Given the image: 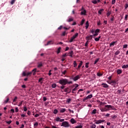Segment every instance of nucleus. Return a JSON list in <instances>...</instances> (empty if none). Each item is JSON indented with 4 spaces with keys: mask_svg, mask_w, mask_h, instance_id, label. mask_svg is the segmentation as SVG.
I'll list each match as a JSON object with an SVG mask.
<instances>
[{
    "mask_svg": "<svg viewBox=\"0 0 128 128\" xmlns=\"http://www.w3.org/2000/svg\"><path fill=\"white\" fill-rule=\"evenodd\" d=\"M128 48V44H126L123 46V48Z\"/></svg>",
    "mask_w": 128,
    "mask_h": 128,
    "instance_id": "nucleus-52",
    "label": "nucleus"
},
{
    "mask_svg": "<svg viewBox=\"0 0 128 128\" xmlns=\"http://www.w3.org/2000/svg\"><path fill=\"white\" fill-rule=\"evenodd\" d=\"M90 124H92L90 126V128H96V124H94L92 123H91Z\"/></svg>",
    "mask_w": 128,
    "mask_h": 128,
    "instance_id": "nucleus-20",
    "label": "nucleus"
},
{
    "mask_svg": "<svg viewBox=\"0 0 128 128\" xmlns=\"http://www.w3.org/2000/svg\"><path fill=\"white\" fill-rule=\"evenodd\" d=\"M88 64H90V62H86L85 65V67L88 68Z\"/></svg>",
    "mask_w": 128,
    "mask_h": 128,
    "instance_id": "nucleus-42",
    "label": "nucleus"
},
{
    "mask_svg": "<svg viewBox=\"0 0 128 128\" xmlns=\"http://www.w3.org/2000/svg\"><path fill=\"white\" fill-rule=\"evenodd\" d=\"M111 14H112V12L108 11V12L106 13L107 16H110Z\"/></svg>",
    "mask_w": 128,
    "mask_h": 128,
    "instance_id": "nucleus-30",
    "label": "nucleus"
},
{
    "mask_svg": "<svg viewBox=\"0 0 128 128\" xmlns=\"http://www.w3.org/2000/svg\"><path fill=\"white\" fill-rule=\"evenodd\" d=\"M100 38H102V36H99L98 38H94L95 42H98V40H100Z\"/></svg>",
    "mask_w": 128,
    "mask_h": 128,
    "instance_id": "nucleus-21",
    "label": "nucleus"
},
{
    "mask_svg": "<svg viewBox=\"0 0 128 128\" xmlns=\"http://www.w3.org/2000/svg\"><path fill=\"white\" fill-rule=\"evenodd\" d=\"M71 58H72V54H74V52L72 50L70 51V52H68Z\"/></svg>",
    "mask_w": 128,
    "mask_h": 128,
    "instance_id": "nucleus-19",
    "label": "nucleus"
},
{
    "mask_svg": "<svg viewBox=\"0 0 128 128\" xmlns=\"http://www.w3.org/2000/svg\"><path fill=\"white\" fill-rule=\"evenodd\" d=\"M108 84H111V86H116V80H112L108 82Z\"/></svg>",
    "mask_w": 128,
    "mask_h": 128,
    "instance_id": "nucleus-8",
    "label": "nucleus"
},
{
    "mask_svg": "<svg viewBox=\"0 0 128 128\" xmlns=\"http://www.w3.org/2000/svg\"><path fill=\"white\" fill-rule=\"evenodd\" d=\"M105 108H107L108 112V110H114V106H112V105H106Z\"/></svg>",
    "mask_w": 128,
    "mask_h": 128,
    "instance_id": "nucleus-5",
    "label": "nucleus"
},
{
    "mask_svg": "<svg viewBox=\"0 0 128 128\" xmlns=\"http://www.w3.org/2000/svg\"><path fill=\"white\" fill-rule=\"evenodd\" d=\"M88 100V96L84 98L83 99V102H86V100Z\"/></svg>",
    "mask_w": 128,
    "mask_h": 128,
    "instance_id": "nucleus-47",
    "label": "nucleus"
},
{
    "mask_svg": "<svg viewBox=\"0 0 128 128\" xmlns=\"http://www.w3.org/2000/svg\"><path fill=\"white\" fill-rule=\"evenodd\" d=\"M100 110L102 112H108L107 108L106 107L105 108H100Z\"/></svg>",
    "mask_w": 128,
    "mask_h": 128,
    "instance_id": "nucleus-11",
    "label": "nucleus"
},
{
    "mask_svg": "<svg viewBox=\"0 0 128 128\" xmlns=\"http://www.w3.org/2000/svg\"><path fill=\"white\" fill-rule=\"evenodd\" d=\"M122 70L118 69L117 70L118 74H122Z\"/></svg>",
    "mask_w": 128,
    "mask_h": 128,
    "instance_id": "nucleus-23",
    "label": "nucleus"
},
{
    "mask_svg": "<svg viewBox=\"0 0 128 128\" xmlns=\"http://www.w3.org/2000/svg\"><path fill=\"white\" fill-rule=\"evenodd\" d=\"M100 29H96V31L94 32V34L93 35V36H98V32H100Z\"/></svg>",
    "mask_w": 128,
    "mask_h": 128,
    "instance_id": "nucleus-9",
    "label": "nucleus"
},
{
    "mask_svg": "<svg viewBox=\"0 0 128 128\" xmlns=\"http://www.w3.org/2000/svg\"><path fill=\"white\" fill-rule=\"evenodd\" d=\"M90 26V24H88V21H87L86 22V28L87 30V28H88V26Z\"/></svg>",
    "mask_w": 128,
    "mask_h": 128,
    "instance_id": "nucleus-16",
    "label": "nucleus"
},
{
    "mask_svg": "<svg viewBox=\"0 0 128 128\" xmlns=\"http://www.w3.org/2000/svg\"><path fill=\"white\" fill-rule=\"evenodd\" d=\"M68 54L66 53V54H64L62 56V58H66V56H68Z\"/></svg>",
    "mask_w": 128,
    "mask_h": 128,
    "instance_id": "nucleus-56",
    "label": "nucleus"
},
{
    "mask_svg": "<svg viewBox=\"0 0 128 128\" xmlns=\"http://www.w3.org/2000/svg\"><path fill=\"white\" fill-rule=\"evenodd\" d=\"M118 118V116L116 115H114L112 116V118H113V120H114L115 118Z\"/></svg>",
    "mask_w": 128,
    "mask_h": 128,
    "instance_id": "nucleus-49",
    "label": "nucleus"
},
{
    "mask_svg": "<svg viewBox=\"0 0 128 128\" xmlns=\"http://www.w3.org/2000/svg\"><path fill=\"white\" fill-rule=\"evenodd\" d=\"M81 16H86V10L84 8V7H82L81 8V12H80Z\"/></svg>",
    "mask_w": 128,
    "mask_h": 128,
    "instance_id": "nucleus-4",
    "label": "nucleus"
},
{
    "mask_svg": "<svg viewBox=\"0 0 128 128\" xmlns=\"http://www.w3.org/2000/svg\"><path fill=\"white\" fill-rule=\"evenodd\" d=\"M42 66V63H40L39 64H38V67L41 68V66Z\"/></svg>",
    "mask_w": 128,
    "mask_h": 128,
    "instance_id": "nucleus-51",
    "label": "nucleus"
},
{
    "mask_svg": "<svg viewBox=\"0 0 128 128\" xmlns=\"http://www.w3.org/2000/svg\"><path fill=\"white\" fill-rule=\"evenodd\" d=\"M8 100H10V98H7L6 100L4 101V103L5 104H8Z\"/></svg>",
    "mask_w": 128,
    "mask_h": 128,
    "instance_id": "nucleus-50",
    "label": "nucleus"
},
{
    "mask_svg": "<svg viewBox=\"0 0 128 128\" xmlns=\"http://www.w3.org/2000/svg\"><path fill=\"white\" fill-rule=\"evenodd\" d=\"M98 60H100V58H97L94 60V64H96V62H98Z\"/></svg>",
    "mask_w": 128,
    "mask_h": 128,
    "instance_id": "nucleus-45",
    "label": "nucleus"
},
{
    "mask_svg": "<svg viewBox=\"0 0 128 128\" xmlns=\"http://www.w3.org/2000/svg\"><path fill=\"white\" fill-rule=\"evenodd\" d=\"M116 4V0H112V4Z\"/></svg>",
    "mask_w": 128,
    "mask_h": 128,
    "instance_id": "nucleus-59",
    "label": "nucleus"
},
{
    "mask_svg": "<svg viewBox=\"0 0 128 128\" xmlns=\"http://www.w3.org/2000/svg\"><path fill=\"white\" fill-rule=\"evenodd\" d=\"M60 126H64V128H69L70 124L68 123V122L66 121H64V122L63 121Z\"/></svg>",
    "mask_w": 128,
    "mask_h": 128,
    "instance_id": "nucleus-3",
    "label": "nucleus"
},
{
    "mask_svg": "<svg viewBox=\"0 0 128 128\" xmlns=\"http://www.w3.org/2000/svg\"><path fill=\"white\" fill-rule=\"evenodd\" d=\"M94 32H95L94 29H92L91 30L90 32H91L92 34H94Z\"/></svg>",
    "mask_w": 128,
    "mask_h": 128,
    "instance_id": "nucleus-62",
    "label": "nucleus"
},
{
    "mask_svg": "<svg viewBox=\"0 0 128 128\" xmlns=\"http://www.w3.org/2000/svg\"><path fill=\"white\" fill-rule=\"evenodd\" d=\"M60 50H62V48L60 47H59L58 50H57V51H56V52L58 54H60Z\"/></svg>",
    "mask_w": 128,
    "mask_h": 128,
    "instance_id": "nucleus-25",
    "label": "nucleus"
},
{
    "mask_svg": "<svg viewBox=\"0 0 128 128\" xmlns=\"http://www.w3.org/2000/svg\"><path fill=\"white\" fill-rule=\"evenodd\" d=\"M76 90H78V88H74V89H72V94H76Z\"/></svg>",
    "mask_w": 128,
    "mask_h": 128,
    "instance_id": "nucleus-32",
    "label": "nucleus"
},
{
    "mask_svg": "<svg viewBox=\"0 0 128 128\" xmlns=\"http://www.w3.org/2000/svg\"><path fill=\"white\" fill-rule=\"evenodd\" d=\"M128 8V4H126L125 5V6H124L125 10H126V8Z\"/></svg>",
    "mask_w": 128,
    "mask_h": 128,
    "instance_id": "nucleus-64",
    "label": "nucleus"
},
{
    "mask_svg": "<svg viewBox=\"0 0 128 128\" xmlns=\"http://www.w3.org/2000/svg\"><path fill=\"white\" fill-rule=\"evenodd\" d=\"M82 66V61L80 62V63L79 64L78 66V68H80V66Z\"/></svg>",
    "mask_w": 128,
    "mask_h": 128,
    "instance_id": "nucleus-26",
    "label": "nucleus"
},
{
    "mask_svg": "<svg viewBox=\"0 0 128 128\" xmlns=\"http://www.w3.org/2000/svg\"><path fill=\"white\" fill-rule=\"evenodd\" d=\"M12 121L10 120V121H6V123L8 124H12Z\"/></svg>",
    "mask_w": 128,
    "mask_h": 128,
    "instance_id": "nucleus-53",
    "label": "nucleus"
},
{
    "mask_svg": "<svg viewBox=\"0 0 128 128\" xmlns=\"http://www.w3.org/2000/svg\"><path fill=\"white\" fill-rule=\"evenodd\" d=\"M116 44V42H111V43L110 44V46H114V44Z\"/></svg>",
    "mask_w": 128,
    "mask_h": 128,
    "instance_id": "nucleus-18",
    "label": "nucleus"
},
{
    "mask_svg": "<svg viewBox=\"0 0 128 128\" xmlns=\"http://www.w3.org/2000/svg\"><path fill=\"white\" fill-rule=\"evenodd\" d=\"M78 36V33H76L74 34V36H72L74 39L76 38V37Z\"/></svg>",
    "mask_w": 128,
    "mask_h": 128,
    "instance_id": "nucleus-22",
    "label": "nucleus"
},
{
    "mask_svg": "<svg viewBox=\"0 0 128 128\" xmlns=\"http://www.w3.org/2000/svg\"><path fill=\"white\" fill-rule=\"evenodd\" d=\"M71 100H72L70 98H68L66 100V102H67V104H70Z\"/></svg>",
    "mask_w": 128,
    "mask_h": 128,
    "instance_id": "nucleus-34",
    "label": "nucleus"
},
{
    "mask_svg": "<svg viewBox=\"0 0 128 128\" xmlns=\"http://www.w3.org/2000/svg\"><path fill=\"white\" fill-rule=\"evenodd\" d=\"M27 114H28V116H30V114H32L30 111L28 110V112H27Z\"/></svg>",
    "mask_w": 128,
    "mask_h": 128,
    "instance_id": "nucleus-61",
    "label": "nucleus"
},
{
    "mask_svg": "<svg viewBox=\"0 0 128 128\" xmlns=\"http://www.w3.org/2000/svg\"><path fill=\"white\" fill-rule=\"evenodd\" d=\"M84 22H86V20H84V18H83L81 21L80 26H82L84 24Z\"/></svg>",
    "mask_w": 128,
    "mask_h": 128,
    "instance_id": "nucleus-28",
    "label": "nucleus"
},
{
    "mask_svg": "<svg viewBox=\"0 0 128 128\" xmlns=\"http://www.w3.org/2000/svg\"><path fill=\"white\" fill-rule=\"evenodd\" d=\"M104 122L105 120H95V124H100Z\"/></svg>",
    "mask_w": 128,
    "mask_h": 128,
    "instance_id": "nucleus-6",
    "label": "nucleus"
},
{
    "mask_svg": "<svg viewBox=\"0 0 128 128\" xmlns=\"http://www.w3.org/2000/svg\"><path fill=\"white\" fill-rule=\"evenodd\" d=\"M102 86L103 88H108V84H106L102 83Z\"/></svg>",
    "mask_w": 128,
    "mask_h": 128,
    "instance_id": "nucleus-15",
    "label": "nucleus"
},
{
    "mask_svg": "<svg viewBox=\"0 0 128 128\" xmlns=\"http://www.w3.org/2000/svg\"><path fill=\"white\" fill-rule=\"evenodd\" d=\"M104 9H101V10H100L98 12L99 14H102V12H104Z\"/></svg>",
    "mask_w": 128,
    "mask_h": 128,
    "instance_id": "nucleus-39",
    "label": "nucleus"
},
{
    "mask_svg": "<svg viewBox=\"0 0 128 128\" xmlns=\"http://www.w3.org/2000/svg\"><path fill=\"white\" fill-rule=\"evenodd\" d=\"M24 112H26V110H28V108H26V106L24 107Z\"/></svg>",
    "mask_w": 128,
    "mask_h": 128,
    "instance_id": "nucleus-54",
    "label": "nucleus"
},
{
    "mask_svg": "<svg viewBox=\"0 0 128 128\" xmlns=\"http://www.w3.org/2000/svg\"><path fill=\"white\" fill-rule=\"evenodd\" d=\"M38 126V122H36L34 124V128H36V126Z\"/></svg>",
    "mask_w": 128,
    "mask_h": 128,
    "instance_id": "nucleus-29",
    "label": "nucleus"
},
{
    "mask_svg": "<svg viewBox=\"0 0 128 128\" xmlns=\"http://www.w3.org/2000/svg\"><path fill=\"white\" fill-rule=\"evenodd\" d=\"M73 64L74 66V68H76V66H78V64H76V61H74Z\"/></svg>",
    "mask_w": 128,
    "mask_h": 128,
    "instance_id": "nucleus-38",
    "label": "nucleus"
},
{
    "mask_svg": "<svg viewBox=\"0 0 128 128\" xmlns=\"http://www.w3.org/2000/svg\"><path fill=\"white\" fill-rule=\"evenodd\" d=\"M22 102H24V101L20 102L19 104H18V106H22Z\"/></svg>",
    "mask_w": 128,
    "mask_h": 128,
    "instance_id": "nucleus-40",
    "label": "nucleus"
},
{
    "mask_svg": "<svg viewBox=\"0 0 128 128\" xmlns=\"http://www.w3.org/2000/svg\"><path fill=\"white\" fill-rule=\"evenodd\" d=\"M86 38H88V40H92V35H90V36H87Z\"/></svg>",
    "mask_w": 128,
    "mask_h": 128,
    "instance_id": "nucleus-35",
    "label": "nucleus"
},
{
    "mask_svg": "<svg viewBox=\"0 0 128 128\" xmlns=\"http://www.w3.org/2000/svg\"><path fill=\"white\" fill-rule=\"evenodd\" d=\"M68 110H69L70 113L74 114V110H70V109H68Z\"/></svg>",
    "mask_w": 128,
    "mask_h": 128,
    "instance_id": "nucleus-63",
    "label": "nucleus"
},
{
    "mask_svg": "<svg viewBox=\"0 0 128 128\" xmlns=\"http://www.w3.org/2000/svg\"><path fill=\"white\" fill-rule=\"evenodd\" d=\"M128 14H126L125 16V17H124V20H128Z\"/></svg>",
    "mask_w": 128,
    "mask_h": 128,
    "instance_id": "nucleus-60",
    "label": "nucleus"
},
{
    "mask_svg": "<svg viewBox=\"0 0 128 128\" xmlns=\"http://www.w3.org/2000/svg\"><path fill=\"white\" fill-rule=\"evenodd\" d=\"M97 76H102V74H100V72H98V73H97Z\"/></svg>",
    "mask_w": 128,
    "mask_h": 128,
    "instance_id": "nucleus-55",
    "label": "nucleus"
},
{
    "mask_svg": "<svg viewBox=\"0 0 128 128\" xmlns=\"http://www.w3.org/2000/svg\"><path fill=\"white\" fill-rule=\"evenodd\" d=\"M58 82L60 84H62V86H66V84H72V81L68 82V79H62L59 80Z\"/></svg>",
    "mask_w": 128,
    "mask_h": 128,
    "instance_id": "nucleus-2",
    "label": "nucleus"
},
{
    "mask_svg": "<svg viewBox=\"0 0 128 128\" xmlns=\"http://www.w3.org/2000/svg\"><path fill=\"white\" fill-rule=\"evenodd\" d=\"M97 24L98 26H100V24H102V23H100V20L98 22Z\"/></svg>",
    "mask_w": 128,
    "mask_h": 128,
    "instance_id": "nucleus-57",
    "label": "nucleus"
},
{
    "mask_svg": "<svg viewBox=\"0 0 128 128\" xmlns=\"http://www.w3.org/2000/svg\"><path fill=\"white\" fill-rule=\"evenodd\" d=\"M87 97L88 98V100L90 98H92V94H90L88 96H87Z\"/></svg>",
    "mask_w": 128,
    "mask_h": 128,
    "instance_id": "nucleus-43",
    "label": "nucleus"
},
{
    "mask_svg": "<svg viewBox=\"0 0 128 128\" xmlns=\"http://www.w3.org/2000/svg\"><path fill=\"white\" fill-rule=\"evenodd\" d=\"M80 76L79 75H78L76 76L75 77H74L72 80H74V82H76V80H80Z\"/></svg>",
    "mask_w": 128,
    "mask_h": 128,
    "instance_id": "nucleus-10",
    "label": "nucleus"
},
{
    "mask_svg": "<svg viewBox=\"0 0 128 128\" xmlns=\"http://www.w3.org/2000/svg\"><path fill=\"white\" fill-rule=\"evenodd\" d=\"M38 82H40V84H42V78H40L38 80Z\"/></svg>",
    "mask_w": 128,
    "mask_h": 128,
    "instance_id": "nucleus-46",
    "label": "nucleus"
},
{
    "mask_svg": "<svg viewBox=\"0 0 128 128\" xmlns=\"http://www.w3.org/2000/svg\"><path fill=\"white\" fill-rule=\"evenodd\" d=\"M128 68V64H124L122 66V68Z\"/></svg>",
    "mask_w": 128,
    "mask_h": 128,
    "instance_id": "nucleus-31",
    "label": "nucleus"
},
{
    "mask_svg": "<svg viewBox=\"0 0 128 128\" xmlns=\"http://www.w3.org/2000/svg\"><path fill=\"white\" fill-rule=\"evenodd\" d=\"M15 112H18V107H16L15 108Z\"/></svg>",
    "mask_w": 128,
    "mask_h": 128,
    "instance_id": "nucleus-58",
    "label": "nucleus"
},
{
    "mask_svg": "<svg viewBox=\"0 0 128 128\" xmlns=\"http://www.w3.org/2000/svg\"><path fill=\"white\" fill-rule=\"evenodd\" d=\"M50 44H54V42L52 40H50L48 42L46 46H48Z\"/></svg>",
    "mask_w": 128,
    "mask_h": 128,
    "instance_id": "nucleus-14",
    "label": "nucleus"
},
{
    "mask_svg": "<svg viewBox=\"0 0 128 128\" xmlns=\"http://www.w3.org/2000/svg\"><path fill=\"white\" fill-rule=\"evenodd\" d=\"M52 88H55L56 87V84H52Z\"/></svg>",
    "mask_w": 128,
    "mask_h": 128,
    "instance_id": "nucleus-37",
    "label": "nucleus"
},
{
    "mask_svg": "<svg viewBox=\"0 0 128 128\" xmlns=\"http://www.w3.org/2000/svg\"><path fill=\"white\" fill-rule=\"evenodd\" d=\"M66 110L64 108H62L60 110V112L61 113H64V112H66Z\"/></svg>",
    "mask_w": 128,
    "mask_h": 128,
    "instance_id": "nucleus-17",
    "label": "nucleus"
},
{
    "mask_svg": "<svg viewBox=\"0 0 128 128\" xmlns=\"http://www.w3.org/2000/svg\"><path fill=\"white\" fill-rule=\"evenodd\" d=\"M96 114V109H94L92 112V114Z\"/></svg>",
    "mask_w": 128,
    "mask_h": 128,
    "instance_id": "nucleus-24",
    "label": "nucleus"
},
{
    "mask_svg": "<svg viewBox=\"0 0 128 128\" xmlns=\"http://www.w3.org/2000/svg\"><path fill=\"white\" fill-rule=\"evenodd\" d=\"M74 39L72 37L68 42H74Z\"/></svg>",
    "mask_w": 128,
    "mask_h": 128,
    "instance_id": "nucleus-36",
    "label": "nucleus"
},
{
    "mask_svg": "<svg viewBox=\"0 0 128 128\" xmlns=\"http://www.w3.org/2000/svg\"><path fill=\"white\" fill-rule=\"evenodd\" d=\"M120 50H118L116 51L114 53L115 56H118V55L120 54Z\"/></svg>",
    "mask_w": 128,
    "mask_h": 128,
    "instance_id": "nucleus-33",
    "label": "nucleus"
},
{
    "mask_svg": "<svg viewBox=\"0 0 128 128\" xmlns=\"http://www.w3.org/2000/svg\"><path fill=\"white\" fill-rule=\"evenodd\" d=\"M16 100H18V97L17 96H15L14 99L13 100V102H16Z\"/></svg>",
    "mask_w": 128,
    "mask_h": 128,
    "instance_id": "nucleus-48",
    "label": "nucleus"
},
{
    "mask_svg": "<svg viewBox=\"0 0 128 128\" xmlns=\"http://www.w3.org/2000/svg\"><path fill=\"white\" fill-rule=\"evenodd\" d=\"M92 3L94 4H98V1L96 0H92Z\"/></svg>",
    "mask_w": 128,
    "mask_h": 128,
    "instance_id": "nucleus-27",
    "label": "nucleus"
},
{
    "mask_svg": "<svg viewBox=\"0 0 128 128\" xmlns=\"http://www.w3.org/2000/svg\"><path fill=\"white\" fill-rule=\"evenodd\" d=\"M55 121L56 122H62L64 121V119H61L60 118V117H56L55 118Z\"/></svg>",
    "mask_w": 128,
    "mask_h": 128,
    "instance_id": "nucleus-7",
    "label": "nucleus"
},
{
    "mask_svg": "<svg viewBox=\"0 0 128 128\" xmlns=\"http://www.w3.org/2000/svg\"><path fill=\"white\" fill-rule=\"evenodd\" d=\"M72 20H74V18L70 16L68 17V20H66V22H72Z\"/></svg>",
    "mask_w": 128,
    "mask_h": 128,
    "instance_id": "nucleus-12",
    "label": "nucleus"
},
{
    "mask_svg": "<svg viewBox=\"0 0 128 128\" xmlns=\"http://www.w3.org/2000/svg\"><path fill=\"white\" fill-rule=\"evenodd\" d=\"M58 110H56V109H55V110H54V114H58Z\"/></svg>",
    "mask_w": 128,
    "mask_h": 128,
    "instance_id": "nucleus-41",
    "label": "nucleus"
},
{
    "mask_svg": "<svg viewBox=\"0 0 128 128\" xmlns=\"http://www.w3.org/2000/svg\"><path fill=\"white\" fill-rule=\"evenodd\" d=\"M14 2H16V0H12L10 2V4H14Z\"/></svg>",
    "mask_w": 128,
    "mask_h": 128,
    "instance_id": "nucleus-44",
    "label": "nucleus"
},
{
    "mask_svg": "<svg viewBox=\"0 0 128 128\" xmlns=\"http://www.w3.org/2000/svg\"><path fill=\"white\" fill-rule=\"evenodd\" d=\"M33 72V76H36V68H34L32 70V72H28L26 73V72H22L23 76H30Z\"/></svg>",
    "mask_w": 128,
    "mask_h": 128,
    "instance_id": "nucleus-1",
    "label": "nucleus"
},
{
    "mask_svg": "<svg viewBox=\"0 0 128 128\" xmlns=\"http://www.w3.org/2000/svg\"><path fill=\"white\" fill-rule=\"evenodd\" d=\"M70 122L72 124H76V121L73 118L70 119Z\"/></svg>",
    "mask_w": 128,
    "mask_h": 128,
    "instance_id": "nucleus-13",
    "label": "nucleus"
}]
</instances>
